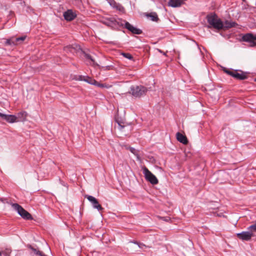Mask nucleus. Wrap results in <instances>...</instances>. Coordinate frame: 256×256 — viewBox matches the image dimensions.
I'll return each mask as SVG.
<instances>
[{
    "instance_id": "1",
    "label": "nucleus",
    "mask_w": 256,
    "mask_h": 256,
    "mask_svg": "<svg viewBox=\"0 0 256 256\" xmlns=\"http://www.w3.org/2000/svg\"><path fill=\"white\" fill-rule=\"evenodd\" d=\"M206 20L210 25L208 28H212L218 30L224 29V23L216 14H210L207 15Z\"/></svg>"
},
{
    "instance_id": "2",
    "label": "nucleus",
    "mask_w": 256,
    "mask_h": 256,
    "mask_svg": "<svg viewBox=\"0 0 256 256\" xmlns=\"http://www.w3.org/2000/svg\"><path fill=\"white\" fill-rule=\"evenodd\" d=\"M130 93L136 98H140L146 95L148 89L144 86H132Z\"/></svg>"
},
{
    "instance_id": "3",
    "label": "nucleus",
    "mask_w": 256,
    "mask_h": 256,
    "mask_svg": "<svg viewBox=\"0 0 256 256\" xmlns=\"http://www.w3.org/2000/svg\"><path fill=\"white\" fill-rule=\"evenodd\" d=\"M12 206L18 212V214L20 215L24 219L27 220H32V215L18 204H13Z\"/></svg>"
},
{
    "instance_id": "4",
    "label": "nucleus",
    "mask_w": 256,
    "mask_h": 256,
    "mask_svg": "<svg viewBox=\"0 0 256 256\" xmlns=\"http://www.w3.org/2000/svg\"><path fill=\"white\" fill-rule=\"evenodd\" d=\"M143 174L144 175L146 180L150 183L152 184H158V178L146 166L143 168Z\"/></svg>"
},
{
    "instance_id": "5",
    "label": "nucleus",
    "mask_w": 256,
    "mask_h": 256,
    "mask_svg": "<svg viewBox=\"0 0 256 256\" xmlns=\"http://www.w3.org/2000/svg\"><path fill=\"white\" fill-rule=\"evenodd\" d=\"M242 40L243 42L248 43L250 47L256 46V34L252 33L246 34L242 36Z\"/></svg>"
},
{
    "instance_id": "6",
    "label": "nucleus",
    "mask_w": 256,
    "mask_h": 256,
    "mask_svg": "<svg viewBox=\"0 0 256 256\" xmlns=\"http://www.w3.org/2000/svg\"><path fill=\"white\" fill-rule=\"evenodd\" d=\"M81 50L80 46L77 44L68 45L64 48V50L67 53H71L72 54H76Z\"/></svg>"
},
{
    "instance_id": "7",
    "label": "nucleus",
    "mask_w": 256,
    "mask_h": 256,
    "mask_svg": "<svg viewBox=\"0 0 256 256\" xmlns=\"http://www.w3.org/2000/svg\"><path fill=\"white\" fill-rule=\"evenodd\" d=\"M26 36H22L18 38H12L8 39L6 41V44L8 45H17L20 44L22 42L25 40Z\"/></svg>"
},
{
    "instance_id": "8",
    "label": "nucleus",
    "mask_w": 256,
    "mask_h": 256,
    "mask_svg": "<svg viewBox=\"0 0 256 256\" xmlns=\"http://www.w3.org/2000/svg\"><path fill=\"white\" fill-rule=\"evenodd\" d=\"M87 199L91 202L93 207L100 211L103 210L102 207L99 204L98 200L92 196H86Z\"/></svg>"
},
{
    "instance_id": "9",
    "label": "nucleus",
    "mask_w": 256,
    "mask_h": 256,
    "mask_svg": "<svg viewBox=\"0 0 256 256\" xmlns=\"http://www.w3.org/2000/svg\"><path fill=\"white\" fill-rule=\"evenodd\" d=\"M123 22L124 23L125 28L132 33L136 34H140L142 33V30H141L134 27L130 24L126 20H124Z\"/></svg>"
},
{
    "instance_id": "10",
    "label": "nucleus",
    "mask_w": 256,
    "mask_h": 256,
    "mask_svg": "<svg viewBox=\"0 0 256 256\" xmlns=\"http://www.w3.org/2000/svg\"><path fill=\"white\" fill-rule=\"evenodd\" d=\"M236 236L238 238L242 240L248 241L251 239L253 234L250 232H242L237 234Z\"/></svg>"
},
{
    "instance_id": "11",
    "label": "nucleus",
    "mask_w": 256,
    "mask_h": 256,
    "mask_svg": "<svg viewBox=\"0 0 256 256\" xmlns=\"http://www.w3.org/2000/svg\"><path fill=\"white\" fill-rule=\"evenodd\" d=\"M104 24L108 26L111 27H113L117 25H120L119 22L114 17H110L106 18V20L104 22ZM120 24L123 25V24L121 23Z\"/></svg>"
},
{
    "instance_id": "12",
    "label": "nucleus",
    "mask_w": 256,
    "mask_h": 256,
    "mask_svg": "<svg viewBox=\"0 0 256 256\" xmlns=\"http://www.w3.org/2000/svg\"><path fill=\"white\" fill-rule=\"evenodd\" d=\"M0 117L2 118V120H6L7 122L10 123H12L17 120V117L14 115L6 114L0 112Z\"/></svg>"
},
{
    "instance_id": "13",
    "label": "nucleus",
    "mask_w": 256,
    "mask_h": 256,
    "mask_svg": "<svg viewBox=\"0 0 256 256\" xmlns=\"http://www.w3.org/2000/svg\"><path fill=\"white\" fill-rule=\"evenodd\" d=\"M63 16L64 19L67 21H72L76 16V13L73 12L72 10H68L64 12Z\"/></svg>"
},
{
    "instance_id": "14",
    "label": "nucleus",
    "mask_w": 256,
    "mask_h": 256,
    "mask_svg": "<svg viewBox=\"0 0 256 256\" xmlns=\"http://www.w3.org/2000/svg\"><path fill=\"white\" fill-rule=\"evenodd\" d=\"M176 138L177 140L180 142L184 144H186L188 143V140L186 136L180 133V132H178L176 133Z\"/></svg>"
},
{
    "instance_id": "15",
    "label": "nucleus",
    "mask_w": 256,
    "mask_h": 256,
    "mask_svg": "<svg viewBox=\"0 0 256 256\" xmlns=\"http://www.w3.org/2000/svg\"><path fill=\"white\" fill-rule=\"evenodd\" d=\"M238 72V70H235V74L234 78L239 80H244L247 78L248 76L245 72L240 70L241 73L240 74Z\"/></svg>"
},
{
    "instance_id": "16",
    "label": "nucleus",
    "mask_w": 256,
    "mask_h": 256,
    "mask_svg": "<svg viewBox=\"0 0 256 256\" xmlns=\"http://www.w3.org/2000/svg\"><path fill=\"white\" fill-rule=\"evenodd\" d=\"M184 0H170L168 6L176 8L180 6L183 3Z\"/></svg>"
},
{
    "instance_id": "17",
    "label": "nucleus",
    "mask_w": 256,
    "mask_h": 256,
    "mask_svg": "<svg viewBox=\"0 0 256 256\" xmlns=\"http://www.w3.org/2000/svg\"><path fill=\"white\" fill-rule=\"evenodd\" d=\"M27 116V113L26 112H22L18 114L17 120L18 121H23L24 120Z\"/></svg>"
},
{
    "instance_id": "18",
    "label": "nucleus",
    "mask_w": 256,
    "mask_h": 256,
    "mask_svg": "<svg viewBox=\"0 0 256 256\" xmlns=\"http://www.w3.org/2000/svg\"><path fill=\"white\" fill-rule=\"evenodd\" d=\"M0 250H2V254L4 256H10V254L12 252V250L10 248H0Z\"/></svg>"
},
{
    "instance_id": "19",
    "label": "nucleus",
    "mask_w": 256,
    "mask_h": 256,
    "mask_svg": "<svg viewBox=\"0 0 256 256\" xmlns=\"http://www.w3.org/2000/svg\"><path fill=\"white\" fill-rule=\"evenodd\" d=\"M26 247L32 251V252L30 253L31 254L38 256V252H40V250L38 249L34 248L31 244H28Z\"/></svg>"
},
{
    "instance_id": "20",
    "label": "nucleus",
    "mask_w": 256,
    "mask_h": 256,
    "mask_svg": "<svg viewBox=\"0 0 256 256\" xmlns=\"http://www.w3.org/2000/svg\"><path fill=\"white\" fill-rule=\"evenodd\" d=\"M224 24V28H231L234 27L236 26V24L234 22H230L228 20H226Z\"/></svg>"
},
{
    "instance_id": "21",
    "label": "nucleus",
    "mask_w": 256,
    "mask_h": 256,
    "mask_svg": "<svg viewBox=\"0 0 256 256\" xmlns=\"http://www.w3.org/2000/svg\"><path fill=\"white\" fill-rule=\"evenodd\" d=\"M84 56L86 59L90 60L92 62V65L94 66H97L100 68V66L94 61V60L90 54L84 53Z\"/></svg>"
},
{
    "instance_id": "22",
    "label": "nucleus",
    "mask_w": 256,
    "mask_h": 256,
    "mask_svg": "<svg viewBox=\"0 0 256 256\" xmlns=\"http://www.w3.org/2000/svg\"><path fill=\"white\" fill-rule=\"evenodd\" d=\"M148 17H150L151 20L154 22H158V16L156 12H150L146 14Z\"/></svg>"
},
{
    "instance_id": "23",
    "label": "nucleus",
    "mask_w": 256,
    "mask_h": 256,
    "mask_svg": "<svg viewBox=\"0 0 256 256\" xmlns=\"http://www.w3.org/2000/svg\"><path fill=\"white\" fill-rule=\"evenodd\" d=\"M114 7L118 11L122 12H124L125 9L124 7L120 4L118 3L115 2L114 6Z\"/></svg>"
},
{
    "instance_id": "24",
    "label": "nucleus",
    "mask_w": 256,
    "mask_h": 256,
    "mask_svg": "<svg viewBox=\"0 0 256 256\" xmlns=\"http://www.w3.org/2000/svg\"><path fill=\"white\" fill-rule=\"evenodd\" d=\"M84 80L88 82V84L93 85H94V84L97 83V81L88 76H86L84 78Z\"/></svg>"
},
{
    "instance_id": "25",
    "label": "nucleus",
    "mask_w": 256,
    "mask_h": 256,
    "mask_svg": "<svg viewBox=\"0 0 256 256\" xmlns=\"http://www.w3.org/2000/svg\"><path fill=\"white\" fill-rule=\"evenodd\" d=\"M122 55L124 58H126L128 59V60H133V56L130 53H124V52H123V53H122Z\"/></svg>"
},
{
    "instance_id": "26",
    "label": "nucleus",
    "mask_w": 256,
    "mask_h": 256,
    "mask_svg": "<svg viewBox=\"0 0 256 256\" xmlns=\"http://www.w3.org/2000/svg\"><path fill=\"white\" fill-rule=\"evenodd\" d=\"M128 149L130 150V151L134 154L135 156H136L138 158V152L134 148L132 147H129Z\"/></svg>"
},
{
    "instance_id": "27",
    "label": "nucleus",
    "mask_w": 256,
    "mask_h": 256,
    "mask_svg": "<svg viewBox=\"0 0 256 256\" xmlns=\"http://www.w3.org/2000/svg\"><path fill=\"white\" fill-rule=\"evenodd\" d=\"M112 66H100V68L98 67V68L100 70L103 68L104 70H110L112 68Z\"/></svg>"
},
{
    "instance_id": "28",
    "label": "nucleus",
    "mask_w": 256,
    "mask_h": 256,
    "mask_svg": "<svg viewBox=\"0 0 256 256\" xmlns=\"http://www.w3.org/2000/svg\"><path fill=\"white\" fill-rule=\"evenodd\" d=\"M94 85L96 86H97L100 87V88H104L106 86L104 84H100V83L98 82H97V83L94 84Z\"/></svg>"
},
{
    "instance_id": "29",
    "label": "nucleus",
    "mask_w": 256,
    "mask_h": 256,
    "mask_svg": "<svg viewBox=\"0 0 256 256\" xmlns=\"http://www.w3.org/2000/svg\"><path fill=\"white\" fill-rule=\"evenodd\" d=\"M138 246L140 248H143L144 247H147L144 244L140 242H139V244H138Z\"/></svg>"
},
{
    "instance_id": "30",
    "label": "nucleus",
    "mask_w": 256,
    "mask_h": 256,
    "mask_svg": "<svg viewBox=\"0 0 256 256\" xmlns=\"http://www.w3.org/2000/svg\"><path fill=\"white\" fill-rule=\"evenodd\" d=\"M232 70H228V69H226V68H224V71L227 74H228V75L230 74V72L232 71Z\"/></svg>"
},
{
    "instance_id": "31",
    "label": "nucleus",
    "mask_w": 256,
    "mask_h": 256,
    "mask_svg": "<svg viewBox=\"0 0 256 256\" xmlns=\"http://www.w3.org/2000/svg\"><path fill=\"white\" fill-rule=\"evenodd\" d=\"M235 70H232L230 74V76H232V77L234 78V74H235Z\"/></svg>"
},
{
    "instance_id": "32",
    "label": "nucleus",
    "mask_w": 256,
    "mask_h": 256,
    "mask_svg": "<svg viewBox=\"0 0 256 256\" xmlns=\"http://www.w3.org/2000/svg\"><path fill=\"white\" fill-rule=\"evenodd\" d=\"M86 77L82 76H79L78 78L79 80H84V78Z\"/></svg>"
},
{
    "instance_id": "33",
    "label": "nucleus",
    "mask_w": 256,
    "mask_h": 256,
    "mask_svg": "<svg viewBox=\"0 0 256 256\" xmlns=\"http://www.w3.org/2000/svg\"><path fill=\"white\" fill-rule=\"evenodd\" d=\"M119 126L120 127V128H123L124 126L121 125L120 123H118Z\"/></svg>"
},
{
    "instance_id": "34",
    "label": "nucleus",
    "mask_w": 256,
    "mask_h": 256,
    "mask_svg": "<svg viewBox=\"0 0 256 256\" xmlns=\"http://www.w3.org/2000/svg\"><path fill=\"white\" fill-rule=\"evenodd\" d=\"M133 243H134V244H136L138 245V244H139L138 242H136V241H134L133 242Z\"/></svg>"
},
{
    "instance_id": "35",
    "label": "nucleus",
    "mask_w": 256,
    "mask_h": 256,
    "mask_svg": "<svg viewBox=\"0 0 256 256\" xmlns=\"http://www.w3.org/2000/svg\"><path fill=\"white\" fill-rule=\"evenodd\" d=\"M0 250V256H2V250Z\"/></svg>"
},
{
    "instance_id": "36",
    "label": "nucleus",
    "mask_w": 256,
    "mask_h": 256,
    "mask_svg": "<svg viewBox=\"0 0 256 256\" xmlns=\"http://www.w3.org/2000/svg\"><path fill=\"white\" fill-rule=\"evenodd\" d=\"M254 80H255V82H256V78H255Z\"/></svg>"
}]
</instances>
